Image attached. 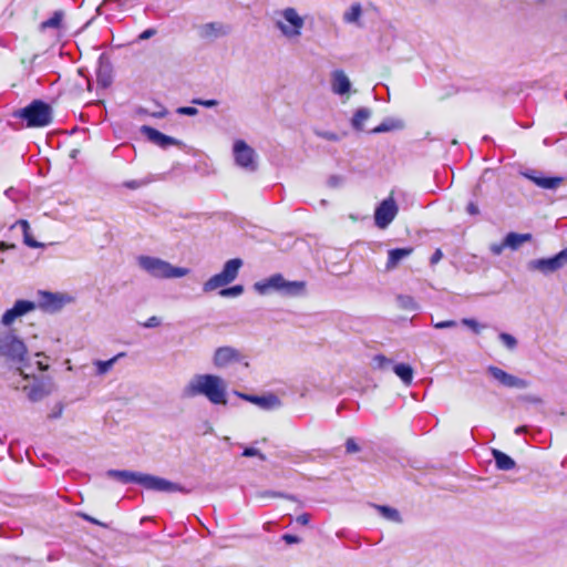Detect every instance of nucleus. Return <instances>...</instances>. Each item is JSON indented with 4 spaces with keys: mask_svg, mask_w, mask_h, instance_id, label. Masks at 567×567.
<instances>
[{
    "mask_svg": "<svg viewBox=\"0 0 567 567\" xmlns=\"http://www.w3.org/2000/svg\"><path fill=\"white\" fill-rule=\"evenodd\" d=\"M274 24L284 38L297 41L302 34L306 19L296 8L287 7L274 12Z\"/></svg>",
    "mask_w": 567,
    "mask_h": 567,
    "instance_id": "nucleus-3",
    "label": "nucleus"
},
{
    "mask_svg": "<svg viewBox=\"0 0 567 567\" xmlns=\"http://www.w3.org/2000/svg\"><path fill=\"white\" fill-rule=\"evenodd\" d=\"M148 183V181H144V179H132V181H128V182H125V187L130 188V189H137L142 186H145L146 184Z\"/></svg>",
    "mask_w": 567,
    "mask_h": 567,
    "instance_id": "nucleus-41",
    "label": "nucleus"
},
{
    "mask_svg": "<svg viewBox=\"0 0 567 567\" xmlns=\"http://www.w3.org/2000/svg\"><path fill=\"white\" fill-rule=\"evenodd\" d=\"M136 113L140 115H151L154 117H163L165 114L163 111L150 113L145 107H138Z\"/></svg>",
    "mask_w": 567,
    "mask_h": 567,
    "instance_id": "nucleus-45",
    "label": "nucleus"
},
{
    "mask_svg": "<svg viewBox=\"0 0 567 567\" xmlns=\"http://www.w3.org/2000/svg\"><path fill=\"white\" fill-rule=\"evenodd\" d=\"M194 225H195V224L189 225V228H192V226H194ZM178 227H179V229H182V228H183V229H188V226H186V225H184V224H181V223L178 224Z\"/></svg>",
    "mask_w": 567,
    "mask_h": 567,
    "instance_id": "nucleus-60",
    "label": "nucleus"
},
{
    "mask_svg": "<svg viewBox=\"0 0 567 567\" xmlns=\"http://www.w3.org/2000/svg\"><path fill=\"white\" fill-rule=\"evenodd\" d=\"M282 539L289 544V545H292V544H298L300 543V538L298 536H295V535H291V534H285L282 536Z\"/></svg>",
    "mask_w": 567,
    "mask_h": 567,
    "instance_id": "nucleus-49",
    "label": "nucleus"
},
{
    "mask_svg": "<svg viewBox=\"0 0 567 567\" xmlns=\"http://www.w3.org/2000/svg\"><path fill=\"white\" fill-rule=\"evenodd\" d=\"M244 359L241 352L233 347L225 346L215 350L213 363L218 369L227 368L231 364L239 363Z\"/></svg>",
    "mask_w": 567,
    "mask_h": 567,
    "instance_id": "nucleus-13",
    "label": "nucleus"
},
{
    "mask_svg": "<svg viewBox=\"0 0 567 567\" xmlns=\"http://www.w3.org/2000/svg\"><path fill=\"white\" fill-rule=\"evenodd\" d=\"M18 224L21 226L22 230H23V241L24 244L28 246V247H31V248H40V247H43V244L35 240L30 234H29V229H30V226H29V223L24 219H21L18 221Z\"/></svg>",
    "mask_w": 567,
    "mask_h": 567,
    "instance_id": "nucleus-31",
    "label": "nucleus"
},
{
    "mask_svg": "<svg viewBox=\"0 0 567 567\" xmlns=\"http://www.w3.org/2000/svg\"><path fill=\"white\" fill-rule=\"evenodd\" d=\"M371 116V110L368 107H360L355 111L352 120L351 125L357 131H362L364 126V122L369 120Z\"/></svg>",
    "mask_w": 567,
    "mask_h": 567,
    "instance_id": "nucleus-28",
    "label": "nucleus"
},
{
    "mask_svg": "<svg viewBox=\"0 0 567 567\" xmlns=\"http://www.w3.org/2000/svg\"><path fill=\"white\" fill-rule=\"evenodd\" d=\"M228 32L227 28L223 25L221 23L213 22L207 23L202 27L200 29V35L205 39H216L223 35H226Z\"/></svg>",
    "mask_w": 567,
    "mask_h": 567,
    "instance_id": "nucleus-21",
    "label": "nucleus"
},
{
    "mask_svg": "<svg viewBox=\"0 0 567 567\" xmlns=\"http://www.w3.org/2000/svg\"><path fill=\"white\" fill-rule=\"evenodd\" d=\"M188 395L203 394L213 404H227L225 381L215 374H198L185 389Z\"/></svg>",
    "mask_w": 567,
    "mask_h": 567,
    "instance_id": "nucleus-2",
    "label": "nucleus"
},
{
    "mask_svg": "<svg viewBox=\"0 0 567 567\" xmlns=\"http://www.w3.org/2000/svg\"><path fill=\"white\" fill-rule=\"evenodd\" d=\"M156 33V30L153 28L146 29L143 32H141L137 37V40L143 41L151 39Z\"/></svg>",
    "mask_w": 567,
    "mask_h": 567,
    "instance_id": "nucleus-46",
    "label": "nucleus"
},
{
    "mask_svg": "<svg viewBox=\"0 0 567 567\" xmlns=\"http://www.w3.org/2000/svg\"><path fill=\"white\" fill-rule=\"evenodd\" d=\"M233 156L235 163L241 169L254 173L258 168V156L255 150L245 141L237 140L233 145Z\"/></svg>",
    "mask_w": 567,
    "mask_h": 567,
    "instance_id": "nucleus-7",
    "label": "nucleus"
},
{
    "mask_svg": "<svg viewBox=\"0 0 567 567\" xmlns=\"http://www.w3.org/2000/svg\"><path fill=\"white\" fill-rule=\"evenodd\" d=\"M63 19V12L62 11H55L51 18L42 22V28H52L56 29L61 25Z\"/></svg>",
    "mask_w": 567,
    "mask_h": 567,
    "instance_id": "nucleus-34",
    "label": "nucleus"
},
{
    "mask_svg": "<svg viewBox=\"0 0 567 567\" xmlns=\"http://www.w3.org/2000/svg\"><path fill=\"white\" fill-rule=\"evenodd\" d=\"M375 509L388 520L400 522V513L393 507L385 505H374Z\"/></svg>",
    "mask_w": 567,
    "mask_h": 567,
    "instance_id": "nucleus-32",
    "label": "nucleus"
},
{
    "mask_svg": "<svg viewBox=\"0 0 567 567\" xmlns=\"http://www.w3.org/2000/svg\"><path fill=\"white\" fill-rule=\"evenodd\" d=\"M194 103L202 104L207 107H212V106L217 105L218 102L216 100H206V101L195 100Z\"/></svg>",
    "mask_w": 567,
    "mask_h": 567,
    "instance_id": "nucleus-53",
    "label": "nucleus"
},
{
    "mask_svg": "<svg viewBox=\"0 0 567 567\" xmlns=\"http://www.w3.org/2000/svg\"><path fill=\"white\" fill-rule=\"evenodd\" d=\"M394 373L405 383L410 384L413 379V369L405 363H398L393 367Z\"/></svg>",
    "mask_w": 567,
    "mask_h": 567,
    "instance_id": "nucleus-30",
    "label": "nucleus"
},
{
    "mask_svg": "<svg viewBox=\"0 0 567 567\" xmlns=\"http://www.w3.org/2000/svg\"><path fill=\"white\" fill-rule=\"evenodd\" d=\"M195 114H197V109L196 107H193V106L179 107V115L193 116Z\"/></svg>",
    "mask_w": 567,
    "mask_h": 567,
    "instance_id": "nucleus-47",
    "label": "nucleus"
},
{
    "mask_svg": "<svg viewBox=\"0 0 567 567\" xmlns=\"http://www.w3.org/2000/svg\"><path fill=\"white\" fill-rule=\"evenodd\" d=\"M97 79L103 86H107L110 84V80L104 79L101 72L99 73Z\"/></svg>",
    "mask_w": 567,
    "mask_h": 567,
    "instance_id": "nucleus-56",
    "label": "nucleus"
},
{
    "mask_svg": "<svg viewBox=\"0 0 567 567\" xmlns=\"http://www.w3.org/2000/svg\"><path fill=\"white\" fill-rule=\"evenodd\" d=\"M187 270L186 269H183L179 267V270H178V274H179V277L186 275Z\"/></svg>",
    "mask_w": 567,
    "mask_h": 567,
    "instance_id": "nucleus-61",
    "label": "nucleus"
},
{
    "mask_svg": "<svg viewBox=\"0 0 567 567\" xmlns=\"http://www.w3.org/2000/svg\"><path fill=\"white\" fill-rule=\"evenodd\" d=\"M18 371L20 373V375L23 377V379H29V374L24 372V370L22 368H18Z\"/></svg>",
    "mask_w": 567,
    "mask_h": 567,
    "instance_id": "nucleus-58",
    "label": "nucleus"
},
{
    "mask_svg": "<svg viewBox=\"0 0 567 567\" xmlns=\"http://www.w3.org/2000/svg\"><path fill=\"white\" fill-rule=\"evenodd\" d=\"M487 372L503 386L511 389H526L528 386V382L526 380L515 377L498 367L488 365Z\"/></svg>",
    "mask_w": 567,
    "mask_h": 567,
    "instance_id": "nucleus-14",
    "label": "nucleus"
},
{
    "mask_svg": "<svg viewBox=\"0 0 567 567\" xmlns=\"http://www.w3.org/2000/svg\"><path fill=\"white\" fill-rule=\"evenodd\" d=\"M243 266V260L240 258H234L226 261L223 270L219 274L214 275L204 284V291H213L217 288L225 287L226 285L233 282L238 276V271Z\"/></svg>",
    "mask_w": 567,
    "mask_h": 567,
    "instance_id": "nucleus-5",
    "label": "nucleus"
},
{
    "mask_svg": "<svg viewBox=\"0 0 567 567\" xmlns=\"http://www.w3.org/2000/svg\"><path fill=\"white\" fill-rule=\"evenodd\" d=\"M404 127V122L400 118L388 117L382 121V123L371 130L372 134H380L391 131L402 130Z\"/></svg>",
    "mask_w": 567,
    "mask_h": 567,
    "instance_id": "nucleus-23",
    "label": "nucleus"
},
{
    "mask_svg": "<svg viewBox=\"0 0 567 567\" xmlns=\"http://www.w3.org/2000/svg\"><path fill=\"white\" fill-rule=\"evenodd\" d=\"M11 118L20 120L21 123L8 121V126L13 131L27 128H42L49 126L53 121V109L43 100H33L24 107L14 110L10 114Z\"/></svg>",
    "mask_w": 567,
    "mask_h": 567,
    "instance_id": "nucleus-1",
    "label": "nucleus"
},
{
    "mask_svg": "<svg viewBox=\"0 0 567 567\" xmlns=\"http://www.w3.org/2000/svg\"><path fill=\"white\" fill-rule=\"evenodd\" d=\"M137 484L147 491L161 493L177 492V483L171 482L166 478L158 477L152 474L138 473Z\"/></svg>",
    "mask_w": 567,
    "mask_h": 567,
    "instance_id": "nucleus-11",
    "label": "nucleus"
},
{
    "mask_svg": "<svg viewBox=\"0 0 567 567\" xmlns=\"http://www.w3.org/2000/svg\"><path fill=\"white\" fill-rule=\"evenodd\" d=\"M443 257V252L441 249H436L433 255L431 256L430 262L431 265L437 264Z\"/></svg>",
    "mask_w": 567,
    "mask_h": 567,
    "instance_id": "nucleus-51",
    "label": "nucleus"
},
{
    "mask_svg": "<svg viewBox=\"0 0 567 567\" xmlns=\"http://www.w3.org/2000/svg\"><path fill=\"white\" fill-rule=\"evenodd\" d=\"M526 431V427L525 426H518L516 430H515V433L516 434H522Z\"/></svg>",
    "mask_w": 567,
    "mask_h": 567,
    "instance_id": "nucleus-59",
    "label": "nucleus"
},
{
    "mask_svg": "<svg viewBox=\"0 0 567 567\" xmlns=\"http://www.w3.org/2000/svg\"><path fill=\"white\" fill-rule=\"evenodd\" d=\"M140 131L147 138V141L162 148H167L168 146L177 145V140H175L172 136L165 135L164 133L159 132L158 130L152 126L143 125L141 126Z\"/></svg>",
    "mask_w": 567,
    "mask_h": 567,
    "instance_id": "nucleus-16",
    "label": "nucleus"
},
{
    "mask_svg": "<svg viewBox=\"0 0 567 567\" xmlns=\"http://www.w3.org/2000/svg\"><path fill=\"white\" fill-rule=\"evenodd\" d=\"M567 265V248L560 250L557 255L550 258L534 259L528 262V269L537 270L547 276L553 274Z\"/></svg>",
    "mask_w": 567,
    "mask_h": 567,
    "instance_id": "nucleus-10",
    "label": "nucleus"
},
{
    "mask_svg": "<svg viewBox=\"0 0 567 567\" xmlns=\"http://www.w3.org/2000/svg\"><path fill=\"white\" fill-rule=\"evenodd\" d=\"M255 290L260 295H267L271 291L280 292L284 296H301L306 289L305 281L286 280L281 274H275L254 285Z\"/></svg>",
    "mask_w": 567,
    "mask_h": 567,
    "instance_id": "nucleus-4",
    "label": "nucleus"
},
{
    "mask_svg": "<svg viewBox=\"0 0 567 567\" xmlns=\"http://www.w3.org/2000/svg\"><path fill=\"white\" fill-rule=\"evenodd\" d=\"M505 248H507V246L505 245L504 240L502 244H493L491 246V251L497 256L501 255Z\"/></svg>",
    "mask_w": 567,
    "mask_h": 567,
    "instance_id": "nucleus-48",
    "label": "nucleus"
},
{
    "mask_svg": "<svg viewBox=\"0 0 567 567\" xmlns=\"http://www.w3.org/2000/svg\"><path fill=\"white\" fill-rule=\"evenodd\" d=\"M189 218H190V219H194V220H196V221L199 219V217H198L197 215L190 216Z\"/></svg>",
    "mask_w": 567,
    "mask_h": 567,
    "instance_id": "nucleus-64",
    "label": "nucleus"
},
{
    "mask_svg": "<svg viewBox=\"0 0 567 567\" xmlns=\"http://www.w3.org/2000/svg\"><path fill=\"white\" fill-rule=\"evenodd\" d=\"M37 364L41 371H45L49 368L47 364H43L41 361H38Z\"/></svg>",
    "mask_w": 567,
    "mask_h": 567,
    "instance_id": "nucleus-57",
    "label": "nucleus"
},
{
    "mask_svg": "<svg viewBox=\"0 0 567 567\" xmlns=\"http://www.w3.org/2000/svg\"><path fill=\"white\" fill-rule=\"evenodd\" d=\"M373 361L374 363L377 364L378 368H386L388 365H390L392 363V361L390 359H388L386 357L382 355V354H378L373 358Z\"/></svg>",
    "mask_w": 567,
    "mask_h": 567,
    "instance_id": "nucleus-39",
    "label": "nucleus"
},
{
    "mask_svg": "<svg viewBox=\"0 0 567 567\" xmlns=\"http://www.w3.org/2000/svg\"><path fill=\"white\" fill-rule=\"evenodd\" d=\"M24 390H28V398L32 402L41 401L49 394V390L45 384L40 380H35L32 385L25 386Z\"/></svg>",
    "mask_w": 567,
    "mask_h": 567,
    "instance_id": "nucleus-24",
    "label": "nucleus"
},
{
    "mask_svg": "<svg viewBox=\"0 0 567 567\" xmlns=\"http://www.w3.org/2000/svg\"><path fill=\"white\" fill-rule=\"evenodd\" d=\"M62 413V408L58 411V412H54V414H52V417H59Z\"/></svg>",
    "mask_w": 567,
    "mask_h": 567,
    "instance_id": "nucleus-62",
    "label": "nucleus"
},
{
    "mask_svg": "<svg viewBox=\"0 0 567 567\" xmlns=\"http://www.w3.org/2000/svg\"><path fill=\"white\" fill-rule=\"evenodd\" d=\"M432 324L435 329H447V328H454L457 326V322L455 320H444L439 322H433Z\"/></svg>",
    "mask_w": 567,
    "mask_h": 567,
    "instance_id": "nucleus-40",
    "label": "nucleus"
},
{
    "mask_svg": "<svg viewBox=\"0 0 567 567\" xmlns=\"http://www.w3.org/2000/svg\"><path fill=\"white\" fill-rule=\"evenodd\" d=\"M396 301L400 308L405 310H416L419 309V305L412 296L409 295H399L396 297Z\"/></svg>",
    "mask_w": 567,
    "mask_h": 567,
    "instance_id": "nucleus-33",
    "label": "nucleus"
},
{
    "mask_svg": "<svg viewBox=\"0 0 567 567\" xmlns=\"http://www.w3.org/2000/svg\"><path fill=\"white\" fill-rule=\"evenodd\" d=\"M527 178L533 181L538 187L544 189H555L557 188L561 182V177H543V176H536L534 173H527L525 174Z\"/></svg>",
    "mask_w": 567,
    "mask_h": 567,
    "instance_id": "nucleus-22",
    "label": "nucleus"
},
{
    "mask_svg": "<svg viewBox=\"0 0 567 567\" xmlns=\"http://www.w3.org/2000/svg\"><path fill=\"white\" fill-rule=\"evenodd\" d=\"M162 320L161 318L156 317V316H152L150 317L144 323H143V327L144 328H155V327H158L161 324Z\"/></svg>",
    "mask_w": 567,
    "mask_h": 567,
    "instance_id": "nucleus-43",
    "label": "nucleus"
},
{
    "mask_svg": "<svg viewBox=\"0 0 567 567\" xmlns=\"http://www.w3.org/2000/svg\"><path fill=\"white\" fill-rule=\"evenodd\" d=\"M243 292H244V287L241 285H236V286H233L229 288H223L219 291V295L225 298H230V297H238Z\"/></svg>",
    "mask_w": 567,
    "mask_h": 567,
    "instance_id": "nucleus-35",
    "label": "nucleus"
},
{
    "mask_svg": "<svg viewBox=\"0 0 567 567\" xmlns=\"http://www.w3.org/2000/svg\"><path fill=\"white\" fill-rule=\"evenodd\" d=\"M462 323L468 328H471L475 333L480 332L481 326L475 319L464 318Z\"/></svg>",
    "mask_w": 567,
    "mask_h": 567,
    "instance_id": "nucleus-42",
    "label": "nucleus"
},
{
    "mask_svg": "<svg viewBox=\"0 0 567 567\" xmlns=\"http://www.w3.org/2000/svg\"><path fill=\"white\" fill-rule=\"evenodd\" d=\"M398 214V206L392 197L381 202L374 212V223L380 229L386 228Z\"/></svg>",
    "mask_w": 567,
    "mask_h": 567,
    "instance_id": "nucleus-12",
    "label": "nucleus"
},
{
    "mask_svg": "<svg viewBox=\"0 0 567 567\" xmlns=\"http://www.w3.org/2000/svg\"><path fill=\"white\" fill-rule=\"evenodd\" d=\"M498 338L503 342V344L509 350H514L517 346L516 338L509 333L501 332Z\"/></svg>",
    "mask_w": 567,
    "mask_h": 567,
    "instance_id": "nucleus-36",
    "label": "nucleus"
},
{
    "mask_svg": "<svg viewBox=\"0 0 567 567\" xmlns=\"http://www.w3.org/2000/svg\"><path fill=\"white\" fill-rule=\"evenodd\" d=\"M125 355H126L125 352H120L116 355H114L113 358L105 360V361L104 360H95L93 362V364L96 368V375L106 374L114 367V364L118 361V359L124 358Z\"/></svg>",
    "mask_w": 567,
    "mask_h": 567,
    "instance_id": "nucleus-27",
    "label": "nucleus"
},
{
    "mask_svg": "<svg viewBox=\"0 0 567 567\" xmlns=\"http://www.w3.org/2000/svg\"><path fill=\"white\" fill-rule=\"evenodd\" d=\"M346 450L348 453H355L360 451V447L353 439H348L346 442Z\"/></svg>",
    "mask_w": 567,
    "mask_h": 567,
    "instance_id": "nucleus-44",
    "label": "nucleus"
},
{
    "mask_svg": "<svg viewBox=\"0 0 567 567\" xmlns=\"http://www.w3.org/2000/svg\"><path fill=\"white\" fill-rule=\"evenodd\" d=\"M243 456L251 457V456H258L261 461L266 460V456L257 449L255 447H246L243 452Z\"/></svg>",
    "mask_w": 567,
    "mask_h": 567,
    "instance_id": "nucleus-38",
    "label": "nucleus"
},
{
    "mask_svg": "<svg viewBox=\"0 0 567 567\" xmlns=\"http://www.w3.org/2000/svg\"><path fill=\"white\" fill-rule=\"evenodd\" d=\"M362 16V7L360 3H353L351 7L343 13V21L350 24H360V19Z\"/></svg>",
    "mask_w": 567,
    "mask_h": 567,
    "instance_id": "nucleus-29",
    "label": "nucleus"
},
{
    "mask_svg": "<svg viewBox=\"0 0 567 567\" xmlns=\"http://www.w3.org/2000/svg\"><path fill=\"white\" fill-rule=\"evenodd\" d=\"M504 239L507 248H511L512 250H517L523 244L532 240V235L508 233Z\"/></svg>",
    "mask_w": 567,
    "mask_h": 567,
    "instance_id": "nucleus-25",
    "label": "nucleus"
},
{
    "mask_svg": "<svg viewBox=\"0 0 567 567\" xmlns=\"http://www.w3.org/2000/svg\"><path fill=\"white\" fill-rule=\"evenodd\" d=\"M140 472L127 471V470H109L106 476L114 478L122 484L135 483L137 484V477Z\"/></svg>",
    "mask_w": 567,
    "mask_h": 567,
    "instance_id": "nucleus-20",
    "label": "nucleus"
},
{
    "mask_svg": "<svg viewBox=\"0 0 567 567\" xmlns=\"http://www.w3.org/2000/svg\"><path fill=\"white\" fill-rule=\"evenodd\" d=\"M412 252H413L412 247L390 249L388 251V260L385 264V269L386 270L395 269L399 266V264L402 260H404L405 258H408L409 256H411Z\"/></svg>",
    "mask_w": 567,
    "mask_h": 567,
    "instance_id": "nucleus-18",
    "label": "nucleus"
},
{
    "mask_svg": "<svg viewBox=\"0 0 567 567\" xmlns=\"http://www.w3.org/2000/svg\"><path fill=\"white\" fill-rule=\"evenodd\" d=\"M138 266L148 275L155 278H176L177 267L169 262L151 256H140L137 258Z\"/></svg>",
    "mask_w": 567,
    "mask_h": 567,
    "instance_id": "nucleus-6",
    "label": "nucleus"
},
{
    "mask_svg": "<svg viewBox=\"0 0 567 567\" xmlns=\"http://www.w3.org/2000/svg\"><path fill=\"white\" fill-rule=\"evenodd\" d=\"M496 467L501 471H511L515 467V461L504 452L494 449L492 451Z\"/></svg>",
    "mask_w": 567,
    "mask_h": 567,
    "instance_id": "nucleus-26",
    "label": "nucleus"
},
{
    "mask_svg": "<svg viewBox=\"0 0 567 567\" xmlns=\"http://www.w3.org/2000/svg\"><path fill=\"white\" fill-rule=\"evenodd\" d=\"M466 212L470 214V215H478L480 214V209L477 207V205L473 202H470L466 206Z\"/></svg>",
    "mask_w": 567,
    "mask_h": 567,
    "instance_id": "nucleus-50",
    "label": "nucleus"
},
{
    "mask_svg": "<svg viewBox=\"0 0 567 567\" xmlns=\"http://www.w3.org/2000/svg\"><path fill=\"white\" fill-rule=\"evenodd\" d=\"M342 182V178L339 177V176H331L329 179H328V184L329 186L331 187H337L341 184Z\"/></svg>",
    "mask_w": 567,
    "mask_h": 567,
    "instance_id": "nucleus-54",
    "label": "nucleus"
},
{
    "mask_svg": "<svg viewBox=\"0 0 567 567\" xmlns=\"http://www.w3.org/2000/svg\"><path fill=\"white\" fill-rule=\"evenodd\" d=\"M243 398L249 402L257 404L258 406H260L261 409H265V410H272V409H277L280 406V400L274 394L262 395V396L243 395Z\"/></svg>",
    "mask_w": 567,
    "mask_h": 567,
    "instance_id": "nucleus-19",
    "label": "nucleus"
},
{
    "mask_svg": "<svg viewBox=\"0 0 567 567\" xmlns=\"http://www.w3.org/2000/svg\"><path fill=\"white\" fill-rule=\"evenodd\" d=\"M351 89V82L342 70H334L331 74V90L337 95H343Z\"/></svg>",
    "mask_w": 567,
    "mask_h": 567,
    "instance_id": "nucleus-17",
    "label": "nucleus"
},
{
    "mask_svg": "<svg viewBox=\"0 0 567 567\" xmlns=\"http://www.w3.org/2000/svg\"><path fill=\"white\" fill-rule=\"evenodd\" d=\"M27 351L24 342L13 333H8L0 339V354L13 362L22 363L25 360Z\"/></svg>",
    "mask_w": 567,
    "mask_h": 567,
    "instance_id": "nucleus-8",
    "label": "nucleus"
},
{
    "mask_svg": "<svg viewBox=\"0 0 567 567\" xmlns=\"http://www.w3.org/2000/svg\"><path fill=\"white\" fill-rule=\"evenodd\" d=\"M296 522L300 525H308L310 522V515L307 513H303V514L297 516Z\"/></svg>",
    "mask_w": 567,
    "mask_h": 567,
    "instance_id": "nucleus-52",
    "label": "nucleus"
},
{
    "mask_svg": "<svg viewBox=\"0 0 567 567\" xmlns=\"http://www.w3.org/2000/svg\"><path fill=\"white\" fill-rule=\"evenodd\" d=\"M13 248H16L14 244H7L4 241L0 243V250H2V251L8 250V249H13Z\"/></svg>",
    "mask_w": 567,
    "mask_h": 567,
    "instance_id": "nucleus-55",
    "label": "nucleus"
},
{
    "mask_svg": "<svg viewBox=\"0 0 567 567\" xmlns=\"http://www.w3.org/2000/svg\"><path fill=\"white\" fill-rule=\"evenodd\" d=\"M316 135L332 142H338L340 140V136L337 133L330 131H316Z\"/></svg>",
    "mask_w": 567,
    "mask_h": 567,
    "instance_id": "nucleus-37",
    "label": "nucleus"
},
{
    "mask_svg": "<svg viewBox=\"0 0 567 567\" xmlns=\"http://www.w3.org/2000/svg\"><path fill=\"white\" fill-rule=\"evenodd\" d=\"M37 308V303L31 300L19 299L13 306L6 310L2 315L1 322L4 326H10L16 319L33 311Z\"/></svg>",
    "mask_w": 567,
    "mask_h": 567,
    "instance_id": "nucleus-15",
    "label": "nucleus"
},
{
    "mask_svg": "<svg viewBox=\"0 0 567 567\" xmlns=\"http://www.w3.org/2000/svg\"><path fill=\"white\" fill-rule=\"evenodd\" d=\"M85 518L94 524H99L97 520H95L94 518H91L90 516H85Z\"/></svg>",
    "mask_w": 567,
    "mask_h": 567,
    "instance_id": "nucleus-63",
    "label": "nucleus"
},
{
    "mask_svg": "<svg viewBox=\"0 0 567 567\" xmlns=\"http://www.w3.org/2000/svg\"><path fill=\"white\" fill-rule=\"evenodd\" d=\"M73 300L66 293L39 290L37 307L50 313L60 311L66 303Z\"/></svg>",
    "mask_w": 567,
    "mask_h": 567,
    "instance_id": "nucleus-9",
    "label": "nucleus"
}]
</instances>
